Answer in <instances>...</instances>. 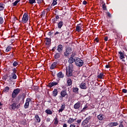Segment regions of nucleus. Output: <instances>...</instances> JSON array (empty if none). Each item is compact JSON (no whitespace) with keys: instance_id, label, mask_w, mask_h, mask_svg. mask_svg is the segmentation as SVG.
<instances>
[{"instance_id":"obj_42","label":"nucleus","mask_w":127,"mask_h":127,"mask_svg":"<svg viewBox=\"0 0 127 127\" xmlns=\"http://www.w3.org/2000/svg\"><path fill=\"white\" fill-rule=\"evenodd\" d=\"M19 0H16L14 3H13V5L14 6H15V5H16V4H17V3L19 2Z\"/></svg>"},{"instance_id":"obj_9","label":"nucleus","mask_w":127,"mask_h":127,"mask_svg":"<svg viewBox=\"0 0 127 127\" xmlns=\"http://www.w3.org/2000/svg\"><path fill=\"white\" fill-rule=\"evenodd\" d=\"M117 126H119L118 122H111L108 124L109 127H117Z\"/></svg>"},{"instance_id":"obj_25","label":"nucleus","mask_w":127,"mask_h":127,"mask_svg":"<svg viewBox=\"0 0 127 127\" xmlns=\"http://www.w3.org/2000/svg\"><path fill=\"white\" fill-rule=\"evenodd\" d=\"M45 113L46 114H47V115H52V114H53L52 111L50 110V109L46 110Z\"/></svg>"},{"instance_id":"obj_33","label":"nucleus","mask_w":127,"mask_h":127,"mask_svg":"<svg viewBox=\"0 0 127 127\" xmlns=\"http://www.w3.org/2000/svg\"><path fill=\"white\" fill-rule=\"evenodd\" d=\"M73 93H78L79 92V88L77 87H74L73 89Z\"/></svg>"},{"instance_id":"obj_23","label":"nucleus","mask_w":127,"mask_h":127,"mask_svg":"<svg viewBox=\"0 0 127 127\" xmlns=\"http://www.w3.org/2000/svg\"><path fill=\"white\" fill-rule=\"evenodd\" d=\"M63 24H64L63 21H61L60 22H59L58 24V28L61 29L62 26H63Z\"/></svg>"},{"instance_id":"obj_13","label":"nucleus","mask_w":127,"mask_h":127,"mask_svg":"<svg viewBox=\"0 0 127 127\" xmlns=\"http://www.w3.org/2000/svg\"><path fill=\"white\" fill-rule=\"evenodd\" d=\"M65 108H66L65 104H62L61 106V109L59 110V113H62L65 110Z\"/></svg>"},{"instance_id":"obj_1","label":"nucleus","mask_w":127,"mask_h":127,"mask_svg":"<svg viewBox=\"0 0 127 127\" xmlns=\"http://www.w3.org/2000/svg\"><path fill=\"white\" fill-rule=\"evenodd\" d=\"M66 75L67 77H71L73 75V67L71 65L66 68Z\"/></svg>"},{"instance_id":"obj_3","label":"nucleus","mask_w":127,"mask_h":127,"mask_svg":"<svg viewBox=\"0 0 127 127\" xmlns=\"http://www.w3.org/2000/svg\"><path fill=\"white\" fill-rule=\"evenodd\" d=\"M20 108V104L14 103L12 105H10L9 109L11 111H15V109H18Z\"/></svg>"},{"instance_id":"obj_48","label":"nucleus","mask_w":127,"mask_h":127,"mask_svg":"<svg viewBox=\"0 0 127 127\" xmlns=\"http://www.w3.org/2000/svg\"><path fill=\"white\" fill-rule=\"evenodd\" d=\"M37 3H39V4H40V3H42V2H43V0H37Z\"/></svg>"},{"instance_id":"obj_32","label":"nucleus","mask_w":127,"mask_h":127,"mask_svg":"<svg viewBox=\"0 0 127 127\" xmlns=\"http://www.w3.org/2000/svg\"><path fill=\"white\" fill-rule=\"evenodd\" d=\"M88 123L89 122L85 119L84 120V121H83L82 123V126H83L84 127V126H86V125H87Z\"/></svg>"},{"instance_id":"obj_59","label":"nucleus","mask_w":127,"mask_h":127,"mask_svg":"<svg viewBox=\"0 0 127 127\" xmlns=\"http://www.w3.org/2000/svg\"><path fill=\"white\" fill-rule=\"evenodd\" d=\"M104 40H105V41H108V37H106L104 38Z\"/></svg>"},{"instance_id":"obj_44","label":"nucleus","mask_w":127,"mask_h":127,"mask_svg":"<svg viewBox=\"0 0 127 127\" xmlns=\"http://www.w3.org/2000/svg\"><path fill=\"white\" fill-rule=\"evenodd\" d=\"M88 109V106H87V105H85L84 108L81 110V112H84V111H85V110Z\"/></svg>"},{"instance_id":"obj_47","label":"nucleus","mask_w":127,"mask_h":127,"mask_svg":"<svg viewBox=\"0 0 127 127\" xmlns=\"http://www.w3.org/2000/svg\"><path fill=\"white\" fill-rule=\"evenodd\" d=\"M91 119H92V117L89 116V117H87L85 120L88 121V122L89 123V122H90V121H91Z\"/></svg>"},{"instance_id":"obj_43","label":"nucleus","mask_w":127,"mask_h":127,"mask_svg":"<svg viewBox=\"0 0 127 127\" xmlns=\"http://www.w3.org/2000/svg\"><path fill=\"white\" fill-rule=\"evenodd\" d=\"M102 8L104 10H107V6H106V4H103Z\"/></svg>"},{"instance_id":"obj_8","label":"nucleus","mask_w":127,"mask_h":127,"mask_svg":"<svg viewBox=\"0 0 127 127\" xmlns=\"http://www.w3.org/2000/svg\"><path fill=\"white\" fill-rule=\"evenodd\" d=\"M79 87L80 89H82L83 90H86V89H87V84L85 82H82L80 84Z\"/></svg>"},{"instance_id":"obj_40","label":"nucleus","mask_w":127,"mask_h":127,"mask_svg":"<svg viewBox=\"0 0 127 127\" xmlns=\"http://www.w3.org/2000/svg\"><path fill=\"white\" fill-rule=\"evenodd\" d=\"M29 2L30 4H33V3H35L36 2L35 0H29Z\"/></svg>"},{"instance_id":"obj_55","label":"nucleus","mask_w":127,"mask_h":127,"mask_svg":"<svg viewBox=\"0 0 127 127\" xmlns=\"http://www.w3.org/2000/svg\"><path fill=\"white\" fill-rule=\"evenodd\" d=\"M75 55H76V52H74V53H72L71 56L72 57H74V56H75Z\"/></svg>"},{"instance_id":"obj_60","label":"nucleus","mask_w":127,"mask_h":127,"mask_svg":"<svg viewBox=\"0 0 127 127\" xmlns=\"http://www.w3.org/2000/svg\"><path fill=\"white\" fill-rule=\"evenodd\" d=\"M63 127H67V124H64L63 125Z\"/></svg>"},{"instance_id":"obj_27","label":"nucleus","mask_w":127,"mask_h":127,"mask_svg":"<svg viewBox=\"0 0 127 127\" xmlns=\"http://www.w3.org/2000/svg\"><path fill=\"white\" fill-rule=\"evenodd\" d=\"M58 123H59V121H58V118H57V117H55V118L54 120V125L57 126V125H58Z\"/></svg>"},{"instance_id":"obj_57","label":"nucleus","mask_w":127,"mask_h":127,"mask_svg":"<svg viewBox=\"0 0 127 127\" xmlns=\"http://www.w3.org/2000/svg\"><path fill=\"white\" fill-rule=\"evenodd\" d=\"M87 1L84 0L83 1V4L86 5L87 4Z\"/></svg>"},{"instance_id":"obj_41","label":"nucleus","mask_w":127,"mask_h":127,"mask_svg":"<svg viewBox=\"0 0 127 127\" xmlns=\"http://www.w3.org/2000/svg\"><path fill=\"white\" fill-rule=\"evenodd\" d=\"M12 71L13 72H12V74H16V72H17V70H16V69H15V68H13L12 69Z\"/></svg>"},{"instance_id":"obj_64","label":"nucleus","mask_w":127,"mask_h":127,"mask_svg":"<svg viewBox=\"0 0 127 127\" xmlns=\"http://www.w3.org/2000/svg\"><path fill=\"white\" fill-rule=\"evenodd\" d=\"M46 10H47L48 11H50V9H49V8H48L46 9Z\"/></svg>"},{"instance_id":"obj_62","label":"nucleus","mask_w":127,"mask_h":127,"mask_svg":"<svg viewBox=\"0 0 127 127\" xmlns=\"http://www.w3.org/2000/svg\"><path fill=\"white\" fill-rule=\"evenodd\" d=\"M47 122H50V118H47Z\"/></svg>"},{"instance_id":"obj_17","label":"nucleus","mask_w":127,"mask_h":127,"mask_svg":"<svg viewBox=\"0 0 127 127\" xmlns=\"http://www.w3.org/2000/svg\"><path fill=\"white\" fill-rule=\"evenodd\" d=\"M46 45H49L51 43V39L49 38H45Z\"/></svg>"},{"instance_id":"obj_51","label":"nucleus","mask_w":127,"mask_h":127,"mask_svg":"<svg viewBox=\"0 0 127 127\" xmlns=\"http://www.w3.org/2000/svg\"><path fill=\"white\" fill-rule=\"evenodd\" d=\"M107 15L108 17H112V15H111V13L109 12H107Z\"/></svg>"},{"instance_id":"obj_49","label":"nucleus","mask_w":127,"mask_h":127,"mask_svg":"<svg viewBox=\"0 0 127 127\" xmlns=\"http://www.w3.org/2000/svg\"><path fill=\"white\" fill-rule=\"evenodd\" d=\"M119 127H124V125H123V122L120 123Z\"/></svg>"},{"instance_id":"obj_4","label":"nucleus","mask_w":127,"mask_h":127,"mask_svg":"<svg viewBox=\"0 0 127 127\" xmlns=\"http://www.w3.org/2000/svg\"><path fill=\"white\" fill-rule=\"evenodd\" d=\"M19 93H20V88H16L14 89L12 93V98H13V99H15Z\"/></svg>"},{"instance_id":"obj_12","label":"nucleus","mask_w":127,"mask_h":127,"mask_svg":"<svg viewBox=\"0 0 127 127\" xmlns=\"http://www.w3.org/2000/svg\"><path fill=\"white\" fill-rule=\"evenodd\" d=\"M81 30H82V25L80 24H78L76 27V31H77V32H80Z\"/></svg>"},{"instance_id":"obj_63","label":"nucleus","mask_w":127,"mask_h":127,"mask_svg":"<svg viewBox=\"0 0 127 127\" xmlns=\"http://www.w3.org/2000/svg\"><path fill=\"white\" fill-rule=\"evenodd\" d=\"M105 67H106V68H110V65H106Z\"/></svg>"},{"instance_id":"obj_18","label":"nucleus","mask_w":127,"mask_h":127,"mask_svg":"<svg viewBox=\"0 0 127 127\" xmlns=\"http://www.w3.org/2000/svg\"><path fill=\"white\" fill-rule=\"evenodd\" d=\"M57 66V63L54 62L51 65L50 68L51 70H52L53 69H55V68H56Z\"/></svg>"},{"instance_id":"obj_61","label":"nucleus","mask_w":127,"mask_h":127,"mask_svg":"<svg viewBox=\"0 0 127 127\" xmlns=\"http://www.w3.org/2000/svg\"><path fill=\"white\" fill-rule=\"evenodd\" d=\"M94 40L95 41H96V42H99V40H98L97 38H95Z\"/></svg>"},{"instance_id":"obj_15","label":"nucleus","mask_w":127,"mask_h":127,"mask_svg":"<svg viewBox=\"0 0 127 127\" xmlns=\"http://www.w3.org/2000/svg\"><path fill=\"white\" fill-rule=\"evenodd\" d=\"M61 96L62 97H65V96H67V90H63L61 92Z\"/></svg>"},{"instance_id":"obj_14","label":"nucleus","mask_w":127,"mask_h":127,"mask_svg":"<svg viewBox=\"0 0 127 127\" xmlns=\"http://www.w3.org/2000/svg\"><path fill=\"white\" fill-rule=\"evenodd\" d=\"M35 121L36 122V123H40L41 122V119H40V117H39V116L38 115H36L35 116Z\"/></svg>"},{"instance_id":"obj_5","label":"nucleus","mask_w":127,"mask_h":127,"mask_svg":"<svg viewBox=\"0 0 127 127\" xmlns=\"http://www.w3.org/2000/svg\"><path fill=\"white\" fill-rule=\"evenodd\" d=\"M28 18H29L28 14L25 13L23 14V17L22 18V23H26V22L28 21Z\"/></svg>"},{"instance_id":"obj_35","label":"nucleus","mask_w":127,"mask_h":127,"mask_svg":"<svg viewBox=\"0 0 127 127\" xmlns=\"http://www.w3.org/2000/svg\"><path fill=\"white\" fill-rule=\"evenodd\" d=\"M55 59H58L59 58H60V54L57 53L55 55Z\"/></svg>"},{"instance_id":"obj_21","label":"nucleus","mask_w":127,"mask_h":127,"mask_svg":"<svg viewBox=\"0 0 127 127\" xmlns=\"http://www.w3.org/2000/svg\"><path fill=\"white\" fill-rule=\"evenodd\" d=\"M62 50H63V46L62 45H59L58 46V51L59 52H62Z\"/></svg>"},{"instance_id":"obj_10","label":"nucleus","mask_w":127,"mask_h":127,"mask_svg":"<svg viewBox=\"0 0 127 127\" xmlns=\"http://www.w3.org/2000/svg\"><path fill=\"white\" fill-rule=\"evenodd\" d=\"M57 85H58V83L55 81H53L52 82H50L48 85V87H49V88H52L53 86H56Z\"/></svg>"},{"instance_id":"obj_36","label":"nucleus","mask_w":127,"mask_h":127,"mask_svg":"<svg viewBox=\"0 0 127 127\" xmlns=\"http://www.w3.org/2000/svg\"><path fill=\"white\" fill-rule=\"evenodd\" d=\"M56 4H57V0H53V3L51 4L52 6H54Z\"/></svg>"},{"instance_id":"obj_37","label":"nucleus","mask_w":127,"mask_h":127,"mask_svg":"<svg viewBox=\"0 0 127 127\" xmlns=\"http://www.w3.org/2000/svg\"><path fill=\"white\" fill-rule=\"evenodd\" d=\"M103 77H104V73H101L99 75H98V78L99 79H103Z\"/></svg>"},{"instance_id":"obj_34","label":"nucleus","mask_w":127,"mask_h":127,"mask_svg":"<svg viewBox=\"0 0 127 127\" xmlns=\"http://www.w3.org/2000/svg\"><path fill=\"white\" fill-rule=\"evenodd\" d=\"M12 47L10 46H8L6 50H5V52H8L9 51H10L11 50Z\"/></svg>"},{"instance_id":"obj_22","label":"nucleus","mask_w":127,"mask_h":127,"mask_svg":"<svg viewBox=\"0 0 127 127\" xmlns=\"http://www.w3.org/2000/svg\"><path fill=\"white\" fill-rule=\"evenodd\" d=\"M67 83L68 86H71L72 85V79L70 78L67 79Z\"/></svg>"},{"instance_id":"obj_20","label":"nucleus","mask_w":127,"mask_h":127,"mask_svg":"<svg viewBox=\"0 0 127 127\" xmlns=\"http://www.w3.org/2000/svg\"><path fill=\"white\" fill-rule=\"evenodd\" d=\"M58 78H64V74L61 71L57 74Z\"/></svg>"},{"instance_id":"obj_39","label":"nucleus","mask_w":127,"mask_h":127,"mask_svg":"<svg viewBox=\"0 0 127 127\" xmlns=\"http://www.w3.org/2000/svg\"><path fill=\"white\" fill-rule=\"evenodd\" d=\"M17 65H18V62L17 61H15L13 62V66L14 67H16V66H17Z\"/></svg>"},{"instance_id":"obj_2","label":"nucleus","mask_w":127,"mask_h":127,"mask_svg":"<svg viewBox=\"0 0 127 127\" xmlns=\"http://www.w3.org/2000/svg\"><path fill=\"white\" fill-rule=\"evenodd\" d=\"M75 65H76L78 67H82L84 64V62L80 58H76L75 60Z\"/></svg>"},{"instance_id":"obj_45","label":"nucleus","mask_w":127,"mask_h":127,"mask_svg":"<svg viewBox=\"0 0 127 127\" xmlns=\"http://www.w3.org/2000/svg\"><path fill=\"white\" fill-rule=\"evenodd\" d=\"M63 98L64 97L61 95L59 96V100L61 102H63Z\"/></svg>"},{"instance_id":"obj_50","label":"nucleus","mask_w":127,"mask_h":127,"mask_svg":"<svg viewBox=\"0 0 127 127\" xmlns=\"http://www.w3.org/2000/svg\"><path fill=\"white\" fill-rule=\"evenodd\" d=\"M61 32H56L55 33L54 35H55V36H56V35H58V34H61Z\"/></svg>"},{"instance_id":"obj_6","label":"nucleus","mask_w":127,"mask_h":127,"mask_svg":"<svg viewBox=\"0 0 127 127\" xmlns=\"http://www.w3.org/2000/svg\"><path fill=\"white\" fill-rule=\"evenodd\" d=\"M72 53V49L71 48H67L64 53V56H69V55Z\"/></svg>"},{"instance_id":"obj_52","label":"nucleus","mask_w":127,"mask_h":127,"mask_svg":"<svg viewBox=\"0 0 127 127\" xmlns=\"http://www.w3.org/2000/svg\"><path fill=\"white\" fill-rule=\"evenodd\" d=\"M122 91H123V93H127V90L126 89H123Z\"/></svg>"},{"instance_id":"obj_24","label":"nucleus","mask_w":127,"mask_h":127,"mask_svg":"<svg viewBox=\"0 0 127 127\" xmlns=\"http://www.w3.org/2000/svg\"><path fill=\"white\" fill-rule=\"evenodd\" d=\"M75 60L74 58H73L72 57H70L69 59L68 62L70 63V64H72V63H73V62H75Z\"/></svg>"},{"instance_id":"obj_38","label":"nucleus","mask_w":127,"mask_h":127,"mask_svg":"<svg viewBox=\"0 0 127 127\" xmlns=\"http://www.w3.org/2000/svg\"><path fill=\"white\" fill-rule=\"evenodd\" d=\"M116 35L117 36V38H116V39H120V38H121V37H122V35H121V34L119 33H117L116 34Z\"/></svg>"},{"instance_id":"obj_56","label":"nucleus","mask_w":127,"mask_h":127,"mask_svg":"<svg viewBox=\"0 0 127 127\" xmlns=\"http://www.w3.org/2000/svg\"><path fill=\"white\" fill-rule=\"evenodd\" d=\"M81 122H82V120L81 119H79L77 121V123H78V124H80Z\"/></svg>"},{"instance_id":"obj_16","label":"nucleus","mask_w":127,"mask_h":127,"mask_svg":"<svg viewBox=\"0 0 127 127\" xmlns=\"http://www.w3.org/2000/svg\"><path fill=\"white\" fill-rule=\"evenodd\" d=\"M81 107V104L80 102H77L76 104H74V109L75 110H78Z\"/></svg>"},{"instance_id":"obj_26","label":"nucleus","mask_w":127,"mask_h":127,"mask_svg":"<svg viewBox=\"0 0 127 127\" xmlns=\"http://www.w3.org/2000/svg\"><path fill=\"white\" fill-rule=\"evenodd\" d=\"M76 121V119H74L73 118H70L69 120L67 121V123L68 124H72L73 123V122H75Z\"/></svg>"},{"instance_id":"obj_54","label":"nucleus","mask_w":127,"mask_h":127,"mask_svg":"<svg viewBox=\"0 0 127 127\" xmlns=\"http://www.w3.org/2000/svg\"><path fill=\"white\" fill-rule=\"evenodd\" d=\"M69 127H76V126H75V124H72L70 125Z\"/></svg>"},{"instance_id":"obj_11","label":"nucleus","mask_w":127,"mask_h":127,"mask_svg":"<svg viewBox=\"0 0 127 127\" xmlns=\"http://www.w3.org/2000/svg\"><path fill=\"white\" fill-rule=\"evenodd\" d=\"M119 58L121 60H123V59H125V53L122 51L119 52Z\"/></svg>"},{"instance_id":"obj_19","label":"nucleus","mask_w":127,"mask_h":127,"mask_svg":"<svg viewBox=\"0 0 127 127\" xmlns=\"http://www.w3.org/2000/svg\"><path fill=\"white\" fill-rule=\"evenodd\" d=\"M58 95V89H55L53 91V97H56Z\"/></svg>"},{"instance_id":"obj_7","label":"nucleus","mask_w":127,"mask_h":127,"mask_svg":"<svg viewBox=\"0 0 127 127\" xmlns=\"http://www.w3.org/2000/svg\"><path fill=\"white\" fill-rule=\"evenodd\" d=\"M31 99L29 98H27L26 102L24 105V109H28L29 107V103H30Z\"/></svg>"},{"instance_id":"obj_30","label":"nucleus","mask_w":127,"mask_h":127,"mask_svg":"<svg viewBox=\"0 0 127 127\" xmlns=\"http://www.w3.org/2000/svg\"><path fill=\"white\" fill-rule=\"evenodd\" d=\"M97 118L99 121H103L104 120V117H103V115L100 114L97 116Z\"/></svg>"},{"instance_id":"obj_31","label":"nucleus","mask_w":127,"mask_h":127,"mask_svg":"<svg viewBox=\"0 0 127 127\" xmlns=\"http://www.w3.org/2000/svg\"><path fill=\"white\" fill-rule=\"evenodd\" d=\"M4 9V4L0 3V11L3 10Z\"/></svg>"},{"instance_id":"obj_53","label":"nucleus","mask_w":127,"mask_h":127,"mask_svg":"<svg viewBox=\"0 0 127 127\" xmlns=\"http://www.w3.org/2000/svg\"><path fill=\"white\" fill-rule=\"evenodd\" d=\"M113 32L114 33H116V34H117V33H118V31H117V30H116V29H113Z\"/></svg>"},{"instance_id":"obj_58","label":"nucleus","mask_w":127,"mask_h":127,"mask_svg":"<svg viewBox=\"0 0 127 127\" xmlns=\"http://www.w3.org/2000/svg\"><path fill=\"white\" fill-rule=\"evenodd\" d=\"M56 19H59V15H57L55 16Z\"/></svg>"},{"instance_id":"obj_29","label":"nucleus","mask_w":127,"mask_h":127,"mask_svg":"<svg viewBox=\"0 0 127 127\" xmlns=\"http://www.w3.org/2000/svg\"><path fill=\"white\" fill-rule=\"evenodd\" d=\"M11 76H9L10 79H14V80H15V79H16L17 76H16V74L15 73H11Z\"/></svg>"},{"instance_id":"obj_28","label":"nucleus","mask_w":127,"mask_h":127,"mask_svg":"<svg viewBox=\"0 0 127 127\" xmlns=\"http://www.w3.org/2000/svg\"><path fill=\"white\" fill-rule=\"evenodd\" d=\"M9 91V87L8 86H6L3 90V93H7Z\"/></svg>"},{"instance_id":"obj_46","label":"nucleus","mask_w":127,"mask_h":127,"mask_svg":"<svg viewBox=\"0 0 127 127\" xmlns=\"http://www.w3.org/2000/svg\"><path fill=\"white\" fill-rule=\"evenodd\" d=\"M2 23H3V18L0 17V24H2Z\"/></svg>"}]
</instances>
